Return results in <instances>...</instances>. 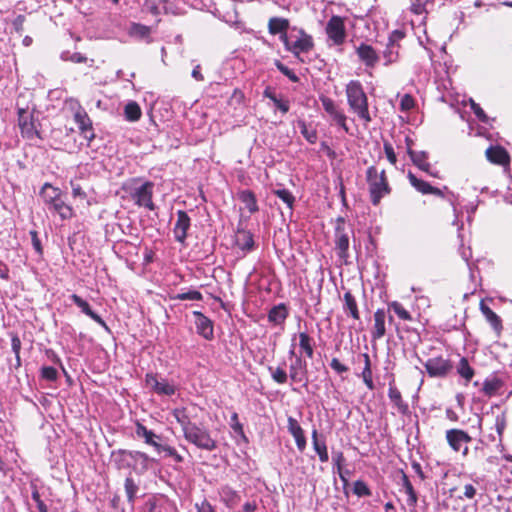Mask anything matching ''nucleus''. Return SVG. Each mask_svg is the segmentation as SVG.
Listing matches in <instances>:
<instances>
[{"label":"nucleus","instance_id":"26","mask_svg":"<svg viewBox=\"0 0 512 512\" xmlns=\"http://www.w3.org/2000/svg\"><path fill=\"white\" fill-rule=\"evenodd\" d=\"M290 22L286 18L282 17H272L268 21V32L271 35H279L280 41L282 42V37L288 36L287 30L289 29Z\"/></svg>","mask_w":512,"mask_h":512},{"label":"nucleus","instance_id":"33","mask_svg":"<svg viewBox=\"0 0 512 512\" xmlns=\"http://www.w3.org/2000/svg\"><path fill=\"white\" fill-rule=\"evenodd\" d=\"M408 155L410 156L414 165L419 169L430 173L431 165L427 162L428 154L425 151L416 152L412 148H409Z\"/></svg>","mask_w":512,"mask_h":512},{"label":"nucleus","instance_id":"43","mask_svg":"<svg viewBox=\"0 0 512 512\" xmlns=\"http://www.w3.org/2000/svg\"><path fill=\"white\" fill-rule=\"evenodd\" d=\"M298 336L300 348L308 358H312L314 354L312 338L306 332H300Z\"/></svg>","mask_w":512,"mask_h":512},{"label":"nucleus","instance_id":"38","mask_svg":"<svg viewBox=\"0 0 512 512\" xmlns=\"http://www.w3.org/2000/svg\"><path fill=\"white\" fill-rule=\"evenodd\" d=\"M125 119L130 122L138 121L141 118L142 112L137 102L131 101L126 104L124 108Z\"/></svg>","mask_w":512,"mask_h":512},{"label":"nucleus","instance_id":"13","mask_svg":"<svg viewBox=\"0 0 512 512\" xmlns=\"http://www.w3.org/2000/svg\"><path fill=\"white\" fill-rule=\"evenodd\" d=\"M320 101L323 109L330 116L332 121L340 126L346 133H348L349 128L346 124L347 117L344 112L336 105L334 100L327 96H321Z\"/></svg>","mask_w":512,"mask_h":512},{"label":"nucleus","instance_id":"16","mask_svg":"<svg viewBox=\"0 0 512 512\" xmlns=\"http://www.w3.org/2000/svg\"><path fill=\"white\" fill-rule=\"evenodd\" d=\"M191 226V219L188 214L183 210L177 211V221L173 228V233L176 241L184 243L187 238V231Z\"/></svg>","mask_w":512,"mask_h":512},{"label":"nucleus","instance_id":"5","mask_svg":"<svg viewBox=\"0 0 512 512\" xmlns=\"http://www.w3.org/2000/svg\"><path fill=\"white\" fill-rule=\"evenodd\" d=\"M366 180L369 185L371 202L376 206L380 203L383 197L391 192L385 170L378 171L375 166L368 167L366 171Z\"/></svg>","mask_w":512,"mask_h":512},{"label":"nucleus","instance_id":"4","mask_svg":"<svg viewBox=\"0 0 512 512\" xmlns=\"http://www.w3.org/2000/svg\"><path fill=\"white\" fill-rule=\"evenodd\" d=\"M115 462L119 468H132L138 474L146 472L153 459L146 453L134 450H118L114 454Z\"/></svg>","mask_w":512,"mask_h":512},{"label":"nucleus","instance_id":"46","mask_svg":"<svg viewBox=\"0 0 512 512\" xmlns=\"http://www.w3.org/2000/svg\"><path fill=\"white\" fill-rule=\"evenodd\" d=\"M402 480H403V487L405 488V491L408 495L407 503L410 506H415L417 504V500H418L417 494H416V492L406 474H403Z\"/></svg>","mask_w":512,"mask_h":512},{"label":"nucleus","instance_id":"51","mask_svg":"<svg viewBox=\"0 0 512 512\" xmlns=\"http://www.w3.org/2000/svg\"><path fill=\"white\" fill-rule=\"evenodd\" d=\"M268 370L270 371L272 379L278 383V384H284L287 382L288 374L282 367H268Z\"/></svg>","mask_w":512,"mask_h":512},{"label":"nucleus","instance_id":"52","mask_svg":"<svg viewBox=\"0 0 512 512\" xmlns=\"http://www.w3.org/2000/svg\"><path fill=\"white\" fill-rule=\"evenodd\" d=\"M164 6V0H145L144 7L146 11L153 15H159Z\"/></svg>","mask_w":512,"mask_h":512},{"label":"nucleus","instance_id":"29","mask_svg":"<svg viewBox=\"0 0 512 512\" xmlns=\"http://www.w3.org/2000/svg\"><path fill=\"white\" fill-rule=\"evenodd\" d=\"M343 311L354 320L360 319L357 301L350 291L344 293Z\"/></svg>","mask_w":512,"mask_h":512},{"label":"nucleus","instance_id":"2","mask_svg":"<svg viewBox=\"0 0 512 512\" xmlns=\"http://www.w3.org/2000/svg\"><path fill=\"white\" fill-rule=\"evenodd\" d=\"M346 95L350 109L365 123L371 122L368 98L362 84L358 80H351L346 85Z\"/></svg>","mask_w":512,"mask_h":512},{"label":"nucleus","instance_id":"39","mask_svg":"<svg viewBox=\"0 0 512 512\" xmlns=\"http://www.w3.org/2000/svg\"><path fill=\"white\" fill-rule=\"evenodd\" d=\"M410 184L420 193L429 194L432 190V185L428 182L417 178L412 172H409L407 175Z\"/></svg>","mask_w":512,"mask_h":512},{"label":"nucleus","instance_id":"9","mask_svg":"<svg viewBox=\"0 0 512 512\" xmlns=\"http://www.w3.org/2000/svg\"><path fill=\"white\" fill-rule=\"evenodd\" d=\"M334 242L337 255L346 261L349 256V233L346 230L345 220L342 217H339L336 222Z\"/></svg>","mask_w":512,"mask_h":512},{"label":"nucleus","instance_id":"50","mask_svg":"<svg viewBox=\"0 0 512 512\" xmlns=\"http://www.w3.org/2000/svg\"><path fill=\"white\" fill-rule=\"evenodd\" d=\"M299 127L301 129V134L309 143H316L318 136L317 131L315 129L308 128L304 121L299 122Z\"/></svg>","mask_w":512,"mask_h":512},{"label":"nucleus","instance_id":"3","mask_svg":"<svg viewBox=\"0 0 512 512\" xmlns=\"http://www.w3.org/2000/svg\"><path fill=\"white\" fill-rule=\"evenodd\" d=\"M140 180V178H132L123 184L122 189L129 192L135 205L154 211L156 209L153 202L154 183L145 181L140 186H135Z\"/></svg>","mask_w":512,"mask_h":512},{"label":"nucleus","instance_id":"19","mask_svg":"<svg viewBox=\"0 0 512 512\" xmlns=\"http://www.w3.org/2000/svg\"><path fill=\"white\" fill-rule=\"evenodd\" d=\"M446 439L449 446L456 452H459L464 444L472 440L467 432L460 429L448 430L446 432Z\"/></svg>","mask_w":512,"mask_h":512},{"label":"nucleus","instance_id":"24","mask_svg":"<svg viewBox=\"0 0 512 512\" xmlns=\"http://www.w3.org/2000/svg\"><path fill=\"white\" fill-rule=\"evenodd\" d=\"M70 299L73 301V303L78 306L81 311L87 315L88 317H90L92 320H94L96 323H98L99 325H101L103 328H105L106 330H108V326L106 324V322L103 320V318L98 315L97 313H95L89 303L82 299L80 296H78L77 294H72L70 296Z\"/></svg>","mask_w":512,"mask_h":512},{"label":"nucleus","instance_id":"60","mask_svg":"<svg viewBox=\"0 0 512 512\" xmlns=\"http://www.w3.org/2000/svg\"><path fill=\"white\" fill-rule=\"evenodd\" d=\"M33 501L36 503L39 512H48L47 505L41 500L38 490H34L31 494Z\"/></svg>","mask_w":512,"mask_h":512},{"label":"nucleus","instance_id":"49","mask_svg":"<svg viewBox=\"0 0 512 512\" xmlns=\"http://www.w3.org/2000/svg\"><path fill=\"white\" fill-rule=\"evenodd\" d=\"M273 193L281 199L289 209L293 208L295 197L292 195V193L287 189H276L273 191Z\"/></svg>","mask_w":512,"mask_h":512},{"label":"nucleus","instance_id":"56","mask_svg":"<svg viewBox=\"0 0 512 512\" xmlns=\"http://www.w3.org/2000/svg\"><path fill=\"white\" fill-rule=\"evenodd\" d=\"M471 109L474 112L475 116L484 123L488 122V116L484 112V110L479 106V104L475 103L472 99L470 100Z\"/></svg>","mask_w":512,"mask_h":512},{"label":"nucleus","instance_id":"32","mask_svg":"<svg viewBox=\"0 0 512 512\" xmlns=\"http://www.w3.org/2000/svg\"><path fill=\"white\" fill-rule=\"evenodd\" d=\"M312 444L315 452L317 453L319 460L322 463H326L329 460L327 445L325 440H320L318 437V431L313 429L312 431Z\"/></svg>","mask_w":512,"mask_h":512},{"label":"nucleus","instance_id":"25","mask_svg":"<svg viewBox=\"0 0 512 512\" xmlns=\"http://www.w3.org/2000/svg\"><path fill=\"white\" fill-rule=\"evenodd\" d=\"M504 385L505 383L501 378L492 375L484 380L481 392L487 397L500 395Z\"/></svg>","mask_w":512,"mask_h":512},{"label":"nucleus","instance_id":"14","mask_svg":"<svg viewBox=\"0 0 512 512\" xmlns=\"http://www.w3.org/2000/svg\"><path fill=\"white\" fill-rule=\"evenodd\" d=\"M74 120L78 126L81 135L88 141V145L95 138V133L92 127V121L86 111L79 108L74 114Z\"/></svg>","mask_w":512,"mask_h":512},{"label":"nucleus","instance_id":"23","mask_svg":"<svg viewBox=\"0 0 512 512\" xmlns=\"http://www.w3.org/2000/svg\"><path fill=\"white\" fill-rule=\"evenodd\" d=\"M386 311L377 309L374 313V325L371 329V338L373 341L382 339L386 334Z\"/></svg>","mask_w":512,"mask_h":512},{"label":"nucleus","instance_id":"59","mask_svg":"<svg viewBox=\"0 0 512 512\" xmlns=\"http://www.w3.org/2000/svg\"><path fill=\"white\" fill-rule=\"evenodd\" d=\"M384 152L386 154V157L388 159V161L395 165L396 162H397V157H396V154L394 152V148L393 146L389 143V142H384Z\"/></svg>","mask_w":512,"mask_h":512},{"label":"nucleus","instance_id":"6","mask_svg":"<svg viewBox=\"0 0 512 512\" xmlns=\"http://www.w3.org/2000/svg\"><path fill=\"white\" fill-rule=\"evenodd\" d=\"M293 31L297 32V37L292 40V37H282V43L285 49L291 52L295 57L299 58L301 53H307L314 47L313 38L307 34L302 28H293Z\"/></svg>","mask_w":512,"mask_h":512},{"label":"nucleus","instance_id":"41","mask_svg":"<svg viewBox=\"0 0 512 512\" xmlns=\"http://www.w3.org/2000/svg\"><path fill=\"white\" fill-rule=\"evenodd\" d=\"M124 488H125L127 500L131 504V506H133L135 499H136V494L139 490V487L132 477H127L125 479Z\"/></svg>","mask_w":512,"mask_h":512},{"label":"nucleus","instance_id":"15","mask_svg":"<svg viewBox=\"0 0 512 512\" xmlns=\"http://www.w3.org/2000/svg\"><path fill=\"white\" fill-rule=\"evenodd\" d=\"M307 374L306 361L303 360L301 356H295V359L289 366V378L292 382L306 384L308 381Z\"/></svg>","mask_w":512,"mask_h":512},{"label":"nucleus","instance_id":"7","mask_svg":"<svg viewBox=\"0 0 512 512\" xmlns=\"http://www.w3.org/2000/svg\"><path fill=\"white\" fill-rule=\"evenodd\" d=\"M185 440L195 445L197 448L213 451L217 448V441L211 437L210 432L195 424L185 435Z\"/></svg>","mask_w":512,"mask_h":512},{"label":"nucleus","instance_id":"1","mask_svg":"<svg viewBox=\"0 0 512 512\" xmlns=\"http://www.w3.org/2000/svg\"><path fill=\"white\" fill-rule=\"evenodd\" d=\"M40 197L48 211L59 215L61 220H69L74 216L73 208L65 203L59 188L45 183L40 190Z\"/></svg>","mask_w":512,"mask_h":512},{"label":"nucleus","instance_id":"54","mask_svg":"<svg viewBox=\"0 0 512 512\" xmlns=\"http://www.w3.org/2000/svg\"><path fill=\"white\" fill-rule=\"evenodd\" d=\"M275 66L283 75L288 77L292 82L297 83L299 81V77L281 61L275 60Z\"/></svg>","mask_w":512,"mask_h":512},{"label":"nucleus","instance_id":"28","mask_svg":"<svg viewBox=\"0 0 512 512\" xmlns=\"http://www.w3.org/2000/svg\"><path fill=\"white\" fill-rule=\"evenodd\" d=\"M135 432L138 437L143 438L145 443L154 447L155 450L159 446V444H160L159 440L161 439V436L155 434L151 430H148L146 428V426H144L143 424L138 422L136 424Z\"/></svg>","mask_w":512,"mask_h":512},{"label":"nucleus","instance_id":"10","mask_svg":"<svg viewBox=\"0 0 512 512\" xmlns=\"http://www.w3.org/2000/svg\"><path fill=\"white\" fill-rule=\"evenodd\" d=\"M145 384L152 392L160 396H172L176 393V386L172 382L165 378H158L153 373L146 374Z\"/></svg>","mask_w":512,"mask_h":512},{"label":"nucleus","instance_id":"62","mask_svg":"<svg viewBox=\"0 0 512 512\" xmlns=\"http://www.w3.org/2000/svg\"><path fill=\"white\" fill-rule=\"evenodd\" d=\"M332 460H333V463H334L335 467L337 468L338 472L340 473L343 463L345 462V457H344L343 452H341V451L333 452Z\"/></svg>","mask_w":512,"mask_h":512},{"label":"nucleus","instance_id":"44","mask_svg":"<svg viewBox=\"0 0 512 512\" xmlns=\"http://www.w3.org/2000/svg\"><path fill=\"white\" fill-rule=\"evenodd\" d=\"M458 374L469 382L474 376V369L469 365L466 358H461L457 366Z\"/></svg>","mask_w":512,"mask_h":512},{"label":"nucleus","instance_id":"58","mask_svg":"<svg viewBox=\"0 0 512 512\" xmlns=\"http://www.w3.org/2000/svg\"><path fill=\"white\" fill-rule=\"evenodd\" d=\"M11 347H12V351L15 353L17 364L20 365L21 341L17 335L12 336Z\"/></svg>","mask_w":512,"mask_h":512},{"label":"nucleus","instance_id":"47","mask_svg":"<svg viewBox=\"0 0 512 512\" xmlns=\"http://www.w3.org/2000/svg\"><path fill=\"white\" fill-rule=\"evenodd\" d=\"M151 30L148 26L139 23H133L130 28V35L144 39L149 37Z\"/></svg>","mask_w":512,"mask_h":512},{"label":"nucleus","instance_id":"48","mask_svg":"<svg viewBox=\"0 0 512 512\" xmlns=\"http://www.w3.org/2000/svg\"><path fill=\"white\" fill-rule=\"evenodd\" d=\"M389 309L393 310L394 313L402 320L410 321L412 320L411 314L397 301L391 302L389 305Z\"/></svg>","mask_w":512,"mask_h":512},{"label":"nucleus","instance_id":"17","mask_svg":"<svg viewBox=\"0 0 512 512\" xmlns=\"http://www.w3.org/2000/svg\"><path fill=\"white\" fill-rule=\"evenodd\" d=\"M193 315L197 333L206 340H212L214 337L213 322L200 311H194Z\"/></svg>","mask_w":512,"mask_h":512},{"label":"nucleus","instance_id":"63","mask_svg":"<svg viewBox=\"0 0 512 512\" xmlns=\"http://www.w3.org/2000/svg\"><path fill=\"white\" fill-rule=\"evenodd\" d=\"M330 367L337 373L342 374L348 371V367L342 364L338 358H332Z\"/></svg>","mask_w":512,"mask_h":512},{"label":"nucleus","instance_id":"57","mask_svg":"<svg viewBox=\"0 0 512 512\" xmlns=\"http://www.w3.org/2000/svg\"><path fill=\"white\" fill-rule=\"evenodd\" d=\"M415 106V101L410 94H405L400 101V109L404 112L411 110Z\"/></svg>","mask_w":512,"mask_h":512},{"label":"nucleus","instance_id":"55","mask_svg":"<svg viewBox=\"0 0 512 512\" xmlns=\"http://www.w3.org/2000/svg\"><path fill=\"white\" fill-rule=\"evenodd\" d=\"M41 377L48 381H55L58 377V372L52 366H44L41 369Z\"/></svg>","mask_w":512,"mask_h":512},{"label":"nucleus","instance_id":"42","mask_svg":"<svg viewBox=\"0 0 512 512\" xmlns=\"http://www.w3.org/2000/svg\"><path fill=\"white\" fill-rule=\"evenodd\" d=\"M237 244L244 251H251L254 247L253 236L250 232L241 231L237 236Z\"/></svg>","mask_w":512,"mask_h":512},{"label":"nucleus","instance_id":"53","mask_svg":"<svg viewBox=\"0 0 512 512\" xmlns=\"http://www.w3.org/2000/svg\"><path fill=\"white\" fill-rule=\"evenodd\" d=\"M175 300H192L201 301L203 299L202 294L197 290H190L187 292L179 293L173 297Z\"/></svg>","mask_w":512,"mask_h":512},{"label":"nucleus","instance_id":"8","mask_svg":"<svg viewBox=\"0 0 512 512\" xmlns=\"http://www.w3.org/2000/svg\"><path fill=\"white\" fill-rule=\"evenodd\" d=\"M325 31L328 39L332 41L333 45H342L347 36L344 18L338 15H333L327 22Z\"/></svg>","mask_w":512,"mask_h":512},{"label":"nucleus","instance_id":"27","mask_svg":"<svg viewBox=\"0 0 512 512\" xmlns=\"http://www.w3.org/2000/svg\"><path fill=\"white\" fill-rule=\"evenodd\" d=\"M485 154L491 163L498 165H506L510 160L508 152L501 146H490Z\"/></svg>","mask_w":512,"mask_h":512},{"label":"nucleus","instance_id":"64","mask_svg":"<svg viewBox=\"0 0 512 512\" xmlns=\"http://www.w3.org/2000/svg\"><path fill=\"white\" fill-rule=\"evenodd\" d=\"M70 184L72 187V195L74 198L85 199L87 197L85 191L81 188V186L78 183L71 181Z\"/></svg>","mask_w":512,"mask_h":512},{"label":"nucleus","instance_id":"18","mask_svg":"<svg viewBox=\"0 0 512 512\" xmlns=\"http://www.w3.org/2000/svg\"><path fill=\"white\" fill-rule=\"evenodd\" d=\"M18 125L23 137L33 139L38 135L34 122L32 121V115L24 109H20L18 112Z\"/></svg>","mask_w":512,"mask_h":512},{"label":"nucleus","instance_id":"31","mask_svg":"<svg viewBox=\"0 0 512 512\" xmlns=\"http://www.w3.org/2000/svg\"><path fill=\"white\" fill-rule=\"evenodd\" d=\"M287 317L288 310L283 303L272 307L268 313V321L274 325H282Z\"/></svg>","mask_w":512,"mask_h":512},{"label":"nucleus","instance_id":"61","mask_svg":"<svg viewBox=\"0 0 512 512\" xmlns=\"http://www.w3.org/2000/svg\"><path fill=\"white\" fill-rule=\"evenodd\" d=\"M231 428L235 433L244 435L243 425L239 422L238 414L236 412L231 415Z\"/></svg>","mask_w":512,"mask_h":512},{"label":"nucleus","instance_id":"30","mask_svg":"<svg viewBox=\"0 0 512 512\" xmlns=\"http://www.w3.org/2000/svg\"><path fill=\"white\" fill-rule=\"evenodd\" d=\"M480 310L492 328L499 334L503 328L500 317L484 301L480 302Z\"/></svg>","mask_w":512,"mask_h":512},{"label":"nucleus","instance_id":"21","mask_svg":"<svg viewBox=\"0 0 512 512\" xmlns=\"http://www.w3.org/2000/svg\"><path fill=\"white\" fill-rule=\"evenodd\" d=\"M288 431L294 437L296 446L300 452H303L307 446V440L304 434V430L298 423V421L293 417H288Z\"/></svg>","mask_w":512,"mask_h":512},{"label":"nucleus","instance_id":"12","mask_svg":"<svg viewBox=\"0 0 512 512\" xmlns=\"http://www.w3.org/2000/svg\"><path fill=\"white\" fill-rule=\"evenodd\" d=\"M424 366L428 375L435 378L446 377L453 368L450 360L443 357L429 358Z\"/></svg>","mask_w":512,"mask_h":512},{"label":"nucleus","instance_id":"11","mask_svg":"<svg viewBox=\"0 0 512 512\" xmlns=\"http://www.w3.org/2000/svg\"><path fill=\"white\" fill-rule=\"evenodd\" d=\"M143 512H178L173 501L162 494L150 497L144 504Z\"/></svg>","mask_w":512,"mask_h":512},{"label":"nucleus","instance_id":"45","mask_svg":"<svg viewBox=\"0 0 512 512\" xmlns=\"http://www.w3.org/2000/svg\"><path fill=\"white\" fill-rule=\"evenodd\" d=\"M398 45L395 44L393 40H390L385 51L383 52V56L386 59V65L394 63L398 59Z\"/></svg>","mask_w":512,"mask_h":512},{"label":"nucleus","instance_id":"37","mask_svg":"<svg viewBox=\"0 0 512 512\" xmlns=\"http://www.w3.org/2000/svg\"><path fill=\"white\" fill-rule=\"evenodd\" d=\"M239 199L245 204L250 213L258 211V205L255 194L251 190H243L239 194Z\"/></svg>","mask_w":512,"mask_h":512},{"label":"nucleus","instance_id":"20","mask_svg":"<svg viewBox=\"0 0 512 512\" xmlns=\"http://www.w3.org/2000/svg\"><path fill=\"white\" fill-rule=\"evenodd\" d=\"M388 397L400 414L407 415L409 413V405L403 400L401 392L394 384V379L389 382Z\"/></svg>","mask_w":512,"mask_h":512},{"label":"nucleus","instance_id":"40","mask_svg":"<svg viewBox=\"0 0 512 512\" xmlns=\"http://www.w3.org/2000/svg\"><path fill=\"white\" fill-rule=\"evenodd\" d=\"M156 451L161 454L163 453L164 457H170L172 458L176 463H182L184 461V458L177 452V450L167 444L160 443L159 446L156 448Z\"/></svg>","mask_w":512,"mask_h":512},{"label":"nucleus","instance_id":"35","mask_svg":"<svg viewBox=\"0 0 512 512\" xmlns=\"http://www.w3.org/2000/svg\"><path fill=\"white\" fill-rule=\"evenodd\" d=\"M361 357L363 358L364 368H363L360 376L362 377V380H363L364 384L366 385V387L369 390H374L375 385H374L373 377H372L370 356L368 353H363V354H361Z\"/></svg>","mask_w":512,"mask_h":512},{"label":"nucleus","instance_id":"34","mask_svg":"<svg viewBox=\"0 0 512 512\" xmlns=\"http://www.w3.org/2000/svg\"><path fill=\"white\" fill-rule=\"evenodd\" d=\"M219 494L221 500L229 508L235 507L240 502V495L238 494V492L229 486L221 487Z\"/></svg>","mask_w":512,"mask_h":512},{"label":"nucleus","instance_id":"36","mask_svg":"<svg viewBox=\"0 0 512 512\" xmlns=\"http://www.w3.org/2000/svg\"><path fill=\"white\" fill-rule=\"evenodd\" d=\"M173 416L176 421L180 424L183 435H185L194 425L184 408H177L173 411Z\"/></svg>","mask_w":512,"mask_h":512},{"label":"nucleus","instance_id":"22","mask_svg":"<svg viewBox=\"0 0 512 512\" xmlns=\"http://www.w3.org/2000/svg\"><path fill=\"white\" fill-rule=\"evenodd\" d=\"M356 53L359 57V59L370 68H373L377 62L379 61V56L375 49L368 44L361 43L357 49Z\"/></svg>","mask_w":512,"mask_h":512}]
</instances>
